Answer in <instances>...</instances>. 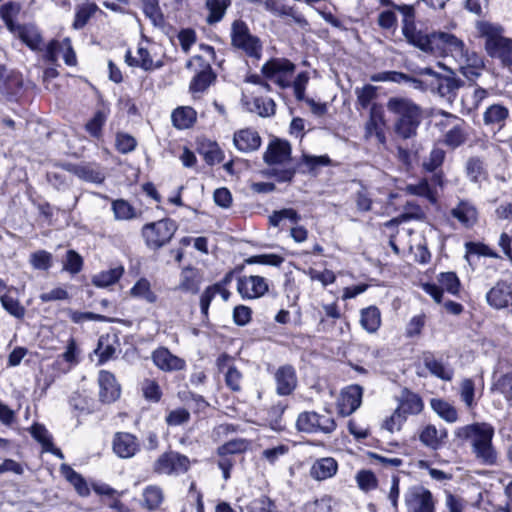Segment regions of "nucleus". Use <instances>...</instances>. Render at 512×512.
<instances>
[{"label":"nucleus","instance_id":"obj_12","mask_svg":"<svg viewBox=\"0 0 512 512\" xmlns=\"http://www.w3.org/2000/svg\"><path fill=\"white\" fill-rule=\"evenodd\" d=\"M445 120L440 123L444 127H449L445 132L443 142L451 149H456L465 143L467 139L466 124L461 118L445 113Z\"/></svg>","mask_w":512,"mask_h":512},{"label":"nucleus","instance_id":"obj_47","mask_svg":"<svg viewBox=\"0 0 512 512\" xmlns=\"http://www.w3.org/2000/svg\"><path fill=\"white\" fill-rule=\"evenodd\" d=\"M112 211L116 220H131L136 217L134 207L123 199L112 202Z\"/></svg>","mask_w":512,"mask_h":512},{"label":"nucleus","instance_id":"obj_25","mask_svg":"<svg viewBox=\"0 0 512 512\" xmlns=\"http://www.w3.org/2000/svg\"><path fill=\"white\" fill-rule=\"evenodd\" d=\"M509 116L510 111L506 106L500 103H495L488 106L484 111L483 122L486 126H490L493 129L500 131L505 127Z\"/></svg>","mask_w":512,"mask_h":512},{"label":"nucleus","instance_id":"obj_30","mask_svg":"<svg viewBox=\"0 0 512 512\" xmlns=\"http://www.w3.org/2000/svg\"><path fill=\"white\" fill-rule=\"evenodd\" d=\"M360 325L369 334H374L381 326V312L378 307L371 305L360 310Z\"/></svg>","mask_w":512,"mask_h":512},{"label":"nucleus","instance_id":"obj_54","mask_svg":"<svg viewBox=\"0 0 512 512\" xmlns=\"http://www.w3.org/2000/svg\"><path fill=\"white\" fill-rule=\"evenodd\" d=\"M115 146L121 154H128L137 147V140L130 134L118 132L116 134Z\"/></svg>","mask_w":512,"mask_h":512},{"label":"nucleus","instance_id":"obj_55","mask_svg":"<svg viewBox=\"0 0 512 512\" xmlns=\"http://www.w3.org/2000/svg\"><path fill=\"white\" fill-rule=\"evenodd\" d=\"M141 390L146 400L158 402L162 397L160 386L155 380L145 379L141 384Z\"/></svg>","mask_w":512,"mask_h":512},{"label":"nucleus","instance_id":"obj_45","mask_svg":"<svg viewBox=\"0 0 512 512\" xmlns=\"http://www.w3.org/2000/svg\"><path fill=\"white\" fill-rule=\"evenodd\" d=\"M130 293L133 297L145 300L148 303H154L157 295L152 291L151 284L146 278L139 279L131 288Z\"/></svg>","mask_w":512,"mask_h":512},{"label":"nucleus","instance_id":"obj_34","mask_svg":"<svg viewBox=\"0 0 512 512\" xmlns=\"http://www.w3.org/2000/svg\"><path fill=\"white\" fill-rule=\"evenodd\" d=\"M197 113L189 106L176 108L171 115L173 125L178 129L190 128L196 121Z\"/></svg>","mask_w":512,"mask_h":512},{"label":"nucleus","instance_id":"obj_38","mask_svg":"<svg viewBox=\"0 0 512 512\" xmlns=\"http://www.w3.org/2000/svg\"><path fill=\"white\" fill-rule=\"evenodd\" d=\"M98 10V6L93 2L87 1L77 5L75 8L73 28L76 30L82 29Z\"/></svg>","mask_w":512,"mask_h":512},{"label":"nucleus","instance_id":"obj_15","mask_svg":"<svg viewBox=\"0 0 512 512\" xmlns=\"http://www.w3.org/2000/svg\"><path fill=\"white\" fill-rule=\"evenodd\" d=\"M363 389L359 385H350L342 390L337 402L338 412L342 416H349L355 412L362 403Z\"/></svg>","mask_w":512,"mask_h":512},{"label":"nucleus","instance_id":"obj_6","mask_svg":"<svg viewBox=\"0 0 512 512\" xmlns=\"http://www.w3.org/2000/svg\"><path fill=\"white\" fill-rule=\"evenodd\" d=\"M296 426L301 432L324 434H331L337 427L334 418L329 413L320 414L314 411L300 413Z\"/></svg>","mask_w":512,"mask_h":512},{"label":"nucleus","instance_id":"obj_17","mask_svg":"<svg viewBox=\"0 0 512 512\" xmlns=\"http://www.w3.org/2000/svg\"><path fill=\"white\" fill-rule=\"evenodd\" d=\"M237 290L243 298L256 299L268 291V284L261 276H244L238 280Z\"/></svg>","mask_w":512,"mask_h":512},{"label":"nucleus","instance_id":"obj_40","mask_svg":"<svg viewBox=\"0 0 512 512\" xmlns=\"http://www.w3.org/2000/svg\"><path fill=\"white\" fill-rule=\"evenodd\" d=\"M22 6L19 2L9 1L1 5L0 17L4 21L7 29L12 32L19 25L15 23V19L19 15Z\"/></svg>","mask_w":512,"mask_h":512},{"label":"nucleus","instance_id":"obj_57","mask_svg":"<svg viewBox=\"0 0 512 512\" xmlns=\"http://www.w3.org/2000/svg\"><path fill=\"white\" fill-rule=\"evenodd\" d=\"M372 82H394L401 83L409 80V77L401 72L397 71H384L372 74L370 76Z\"/></svg>","mask_w":512,"mask_h":512},{"label":"nucleus","instance_id":"obj_7","mask_svg":"<svg viewBox=\"0 0 512 512\" xmlns=\"http://www.w3.org/2000/svg\"><path fill=\"white\" fill-rule=\"evenodd\" d=\"M175 231V223L170 219H163L146 224L142 229V235L149 248L159 249L171 240Z\"/></svg>","mask_w":512,"mask_h":512},{"label":"nucleus","instance_id":"obj_31","mask_svg":"<svg viewBox=\"0 0 512 512\" xmlns=\"http://www.w3.org/2000/svg\"><path fill=\"white\" fill-rule=\"evenodd\" d=\"M432 85L437 87L438 93L441 96L450 97L454 95L456 91L463 85V81L457 78L452 70H449V74H440L437 81L432 82Z\"/></svg>","mask_w":512,"mask_h":512},{"label":"nucleus","instance_id":"obj_33","mask_svg":"<svg viewBox=\"0 0 512 512\" xmlns=\"http://www.w3.org/2000/svg\"><path fill=\"white\" fill-rule=\"evenodd\" d=\"M22 42H24L32 50L40 48L42 38L38 29L34 25H19L12 31Z\"/></svg>","mask_w":512,"mask_h":512},{"label":"nucleus","instance_id":"obj_59","mask_svg":"<svg viewBox=\"0 0 512 512\" xmlns=\"http://www.w3.org/2000/svg\"><path fill=\"white\" fill-rule=\"evenodd\" d=\"M475 384L472 379L466 378L461 381L460 384V397L468 408H472L475 405Z\"/></svg>","mask_w":512,"mask_h":512},{"label":"nucleus","instance_id":"obj_11","mask_svg":"<svg viewBox=\"0 0 512 512\" xmlns=\"http://www.w3.org/2000/svg\"><path fill=\"white\" fill-rule=\"evenodd\" d=\"M407 512H435L432 493L423 486H413L405 494Z\"/></svg>","mask_w":512,"mask_h":512},{"label":"nucleus","instance_id":"obj_61","mask_svg":"<svg viewBox=\"0 0 512 512\" xmlns=\"http://www.w3.org/2000/svg\"><path fill=\"white\" fill-rule=\"evenodd\" d=\"M355 94L357 96V101L361 105L362 108H367L371 102L377 96V88L372 85H365L361 88H356Z\"/></svg>","mask_w":512,"mask_h":512},{"label":"nucleus","instance_id":"obj_21","mask_svg":"<svg viewBox=\"0 0 512 512\" xmlns=\"http://www.w3.org/2000/svg\"><path fill=\"white\" fill-rule=\"evenodd\" d=\"M487 303L495 309H503L512 301V284L499 281L486 294Z\"/></svg>","mask_w":512,"mask_h":512},{"label":"nucleus","instance_id":"obj_8","mask_svg":"<svg viewBox=\"0 0 512 512\" xmlns=\"http://www.w3.org/2000/svg\"><path fill=\"white\" fill-rule=\"evenodd\" d=\"M191 461L183 454L168 451L161 454L153 464V471L158 475L178 476L190 469Z\"/></svg>","mask_w":512,"mask_h":512},{"label":"nucleus","instance_id":"obj_16","mask_svg":"<svg viewBox=\"0 0 512 512\" xmlns=\"http://www.w3.org/2000/svg\"><path fill=\"white\" fill-rule=\"evenodd\" d=\"M112 448L119 458L129 459L140 450V443L131 433L117 432L113 437Z\"/></svg>","mask_w":512,"mask_h":512},{"label":"nucleus","instance_id":"obj_18","mask_svg":"<svg viewBox=\"0 0 512 512\" xmlns=\"http://www.w3.org/2000/svg\"><path fill=\"white\" fill-rule=\"evenodd\" d=\"M459 64L460 72L468 79L474 80L478 78L483 69V58L474 51H469L468 48L464 50L462 59L455 60Z\"/></svg>","mask_w":512,"mask_h":512},{"label":"nucleus","instance_id":"obj_64","mask_svg":"<svg viewBox=\"0 0 512 512\" xmlns=\"http://www.w3.org/2000/svg\"><path fill=\"white\" fill-rule=\"evenodd\" d=\"M444 159L445 151L441 148H433L428 158L423 162V167L427 171L433 172L442 165Z\"/></svg>","mask_w":512,"mask_h":512},{"label":"nucleus","instance_id":"obj_5","mask_svg":"<svg viewBox=\"0 0 512 512\" xmlns=\"http://www.w3.org/2000/svg\"><path fill=\"white\" fill-rule=\"evenodd\" d=\"M231 45L244 52L247 56L260 59L262 43L260 39L251 34L248 25L243 20H235L231 24Z\"/></svg>","mask_w":512,"mask_h":512},{"label":"nucleus","instance_id":"obj_22","mask_svg":"<svg viewBox=\"0 0 512 512\" xmlns=\"http://www.w3.org/2000/svg\"><path fill=\"white\" fill-rule=\"evenodd\" d=\"M276 392L280 396L290 395L297 386L295 369L291 365H284L275 372Z\"/></svg>","mask_w":512,"mask_h":512},{"label":"nucleus","instance_id":"obj_23","mask_svg":"<svg viewBox=\"0 0 512 512\" xmlns=\"http://www.w3.org/2000/svg\"><path fill=\"white\" fill-rule=\"evenodd\" d=\"M451 216L463 227L471 228L478 221V211L475 205L469 200H460L450 211Z\"/></svg>","mask_w":512,"mask_h":512},{"label":"nucleus","instance_id":"obj_52","mask_svg":"<svg viewBox=\"0 0 512 512\" xmlns=\"http://www.w3.org/2000/svg\"><path fill=\"white\" fill-rule=\"evenodd\" d=\"M248 448V442L244 439H233L226 442L218 448L219 456H229L232 454H240L246 451Z\"/></svg>","mask_w":512,"mask_h":512},{"label":"nucleus","instance_id":"obj_36","mask_svg":"<svg viewBox=\"0 0 512 512\" xmlns=\"http://www.w3.org/2000/svg\"><path fill=\"white\" fill-rule=\"evenodd\" d=\"M231 5V0H206L205 6L208 10L206 22L209 25L220 22Z\"/></svg>","mask_w":512,"mask_h":512},{"label":"nucleus","instance_id":"obj_48","mask_svg":"<svg viewBox=\"0 0 512 512\" xmlns=\"http://www.w3.org/2000/svg\"><path fill=\"white\" fill-rule=\"evenodd\" d=\"M30 265L36 270H48L53 264V256L46 250L33 252L29 257Z\"/></svg>","mask_w":512,"mask_h":512},{"label":"nucleus","instance_id":"obj_42","mask_svg":"<svg viewBox=\"0 0 512 512\" xmlns=\"http://www.w3.org/2000/svg\"><path fill=\"white\" fill-rule=\"evenodd\" d=\"M60 472L65 477V479L74 486L79 495L86 496L89 494V488L83 477L75 470H73L69 465L62 464L60 467Z\"/></svg>","mask_w":512,"mask_h":512},{"label":"nucleus","instance_id":"obj_26","mask_svg":"<svg viewBox=\"0 0 512 512\" xmlns=\"http://www.w3.org/2000/svg\"><path fill=\"white\" fill-rule=\"evenodd\" d=\"M204 280L203 273L197 268L186 267L180 274V281L177 289L191 294H197Z\"/></svg>","mask_w":512,"mask_h":512},{"label":"nucleus","instance_id":"obj_2","mask_svg":"<svg viewBox=\"0 0 512 512\" xmlns=\"http://www.w3.org/2000/svg\"><path fill=\"white\" fill-rule=\"evenodd\" d=\"M457 437L470 443L476 460L484 465H494L497 462V451L492 444L494 428L488 423H473L460 427Z\"/></svg>","mask_w":512,"mask_h":512},{"label":"nucleus","instance_id":"obj_41","mask_svg":"<svg viewBox=\"0 0 512 512\" xmlns=\"http://www.w3.org/2000/svg\"><path fill=\"white\" fill-rule=\"evenodd\" d=\"M466 176L473 183H481L487 178L483 161L478 157H471L465 164Z\"/></svg>","mask_w":512,"mask_h":512},{"label":"nucleus","instance_id":"obj_53","mask_svg":"<svg viewBox=\"0 0 512 512\" xmlns=\"http://www.w3.org/2000/svg\"><path fill=\"white\" fill-rule=\"evenodd\" d=\"M66 312L69 318L72 320V322L76 324H80L85 321L112 322V320L107 318L106 316L96 314L93 312H80L72 309H68Z\"/></svg>","mask_w":512,"mask_h":512},{"label":"nucleus","instance_id":"obj_29","mask_svg":"<svg viewBox=\"0 0 512 512\" xmlns=\"http://www.w3.org/2000/svg\"><path fill=\"white\" fill-rule=\"evenodd\" d=\"M423 363L435 377L444 381L452 380L454 374L453 369L441 359H437L431 352H425L423 354Z\"/></svg>","mask_w":512,"mask_h":512},{"label":"nucleus","instance_id":"obj_35","mask_svg":"<svg viewBox=\"0 0 512 512\" xmlns=\"http://www.w3.org/2000/svg\"><path fill=\"white\" fill-rule=\"evenodd\" d=\"M164 501V493L160 486L149 485L142 492L141 504L148 510L158 509Z\"/></svg>","mask_w":512,"mask_h":512},{"label":"nucleus","instance_id":"obj_19","mask_svg":"<svg viewBox=\"0 0 512 512\" xmlns=\"http://www.w3.org/2000/svg\"><path fill=\"white\" fill-rule=\"evenodd\" d=\"M385 120L384 113L380 106L373 104L370 109L369 119L365 124V137H376L380 144H385L386 136L384 132Z\"/></svg>","mask_w":512,"mask_h":512},{"label":"nucleus","instance_id":"obj_27","mask_svg":"<svg viewBox=\"0 0 512 512\" xmlns=\"http://www.w3.org/2000/svg\"><path fill=\"white\" fill-rule=\"evenodd\" d=\"M154 364L164 371H177L185 366V361L172 353L166 348H159L152 354Z\"/></svg>","mask_w":512,"mask_h":512},{"label":"nucleus","instance_id":"obj_28","mask_svg":"<svg viewBox=\"0 0 512 512\" xmlns=\"http://www.w3.org/2000/svg\"><path fill=\"white\" fill-rule=\"evenodd\" d=\"M338 470V463L332 457L317 459L310 468V476L316 481L332 478Z\"/></svg>","mask_w":512,"mask_h":512},{"label":"nucleus","instance_id":"obj_63","mask_svg":"<svg viewBox=\"0 0 512 512\" xmlns=\"http://www.w3.org/2000/svg\"><path fill=\"white\" fill-rule=\"evenodd\" d=\"M219 291V283L208 286L200 296V309L204 317L208 316L209 306Z\"/></svg>","mask_w":512,"mask_h":512},{"label":"nucleus","instance_id":"obj_3","mask_svg":"<svg viewBox=\"0 0 512 512\" xmlns=\"http://www.w3.org/2000/svg\"><path fill=\"white\" fill-rule=\"evenodd\" d=\"M386 107L394 116L396 135L402 139L414 137L421 122V107L411 99L400 96L389 98Z\"/></svg>","mask_w":512,"mask_h":512},{"label":"nucleus","instance_id":"obj_20","mask_svg":"<svg viewBox=\"0 0 512 512\" xmlns=\"http://www.w3.org/2000/svg\"><path fill=\"white\" fill-rule=\"evenodd\" d=\"M99 397L104 403H111L120 397L121 388L115 376L105 370H101L98 376Z\"/></svg>","mask_w":512,"mask_h":512},{"label":"nucleus","instance_id":"obj_58","mask_svg":"<svg viewBox=\"0 0 512 512\" xmlns=\"http://www.w3.org/2000/svg\"><path fill=\"white\" fill-rule=\"evenodd\" d=\"M438 282L442 289L451 294H456L459 291L460 282L457 275L453 272L441 273L438 276Z\"/></svg>","mask_w":512,"mask_h":512},{"label":"nucleus","instance_id":"obj_37","mask_svg":"<svg viewBox=\"0 0 512 512\" xmlns=\"http://www.w3.org/2000/svg\"><path fill=\"white\" fill-rule=\"evenodd\" d=\"M447 437L445 429H437L434 425H427L420 433V441L432 449H437Z\"/></svg>","mask_w":512,"mask_h":512},{"label":"nucleus","instance_id":"obj_39","mask_svg":"<svg viewBox=\"0 0 512 512\" xmlns=\"http://www.w3.org/2000/svg\"><path fill=\"white\" fill-rule=\"evenodd\" d=\"M430 406L432 410L443 420L449 423H454L458 420L457 410L449 402L443 399L433 398L430 401Z\"/></svg>","mask_w":512,"mask_h":512},{"label":"nucleus","instance_id":"obj_50","mask_svg":"<svg viewBox=\"0 0 512 512\" xmlns=\"http://www.w3.org/2000/svg\"><path fill=\"white\" fill-rule=\"evenodd\" d=\"M0 302L2 307L12 316H14L17 319H22L25 316L26 309L24 306L20 304V302L7 295L4 294L0 297Z\"/></svg>","mask_w":512,"mask_h":512},{"label":"nucleus","instance_id":"obj_62","mask_svg":"<svg viewBox=\"0 0 512 512\" xmlns=\"http://www.w3.org/2000/svg\"><path fill=\"white\" fill-rule=\"evenodd\" d=\"M143 12L155 25L163 22L158 0H143Z\"/></svg>","mask_w":512,"mask_h":512},{"label":"nucleus","instance_id":"obj_56","mask_svg":"<svg viewBox=\"0 0 512 512\" xmlns=\"http://www.w3.org/2000/svg\"><path fill=\"white\" fill-rule=\"evenodd\" d=\"M83 259L74 250H68L63 261V270L70 274H77L82 270Z\"/></svg>","mask_w":512,"mask_h":512},{"label":"nucleus","instance_id":"obj_9","mask_svg":"<svg viewBox=\"0 0 512 512\" xmlns=\"http://www.w3.org/2000/svg\"><path fill=\"white\" fill-rule=\"evenodd\" d=\"M294 70L295 65L284 58L271 59L261 68L262 74L281 88L291 86V76Z\"/></svg>","mask_w":512,"mask_h":512},{"label":"nucleus","instance_id":"obj_49","mask_svg":"<svg viewBox=\"0 0 512 512\" xmlns=\"http://www.w3.org/2000/svg\"><path fill=\"white\" fill-rule=\"evenodd\" d=\"M108 117V113L104 110H98L95 112L92 119H90L86 125V131L95 138H100L102 136V127L105 124Z\"/></svg>","mask_w":512,"mask_h":512},{"label":"nucleus","instance_id":"obj_10","mask_svg":"<svg viewBox=\"0 0 512 512\" xmlns=\"http://www.w3.org/2000/svg\"><path fill=\"white\" fill-rule=\"evenodd\" d=\"M186 67L195 71L200 69L190 83V90L193 93L204 92L216 78L209 61L205 60L203 56H194L186 63Z\"/></svg>","mask_w":512,"mask_h":512},{"label":"nucleus","instance_id":"obj_13","mask_svg":"<svg viewBox=\"0 0 512 512\" xmlns=\"http://www.w3.org/2000/svg\"><path fill=\"white\" fill-rule=\"evenodd\" d=\"M62 167L86 182L101 184L105 180V173L101 167L95 163H65Z\"/></svg>","mask_w":512,"mask_h":512},{"label":"nucleus","instance_id":"obj_24","mask_svg":"<svg viewBox=\"0 0 512 512\" xmlns=\"http://www.w3.org/2000/svg\"><path fill=\"white\" fill-rule=\"evenodd\" d=\"M233 143L240 152L250 153L259 149L261 137L257 131L245 128L234 133Z\"/></svg>","mask_w":512,"mask_h":512},{"label":"nucleus","instance_id":"obj_44","mask_svg":"<svg viewBox=\"0 0 512 512\" xmlns=\"http://www.w3.org/2000/svg\"><path fill=\"white\" fill-rule=\"evenodd\" d=\"M124 269L123 267H115L112 269H109L107 271H102L92 278V283L96 287H108L114 283H116L121 276L123 275Z\"/></svg>","mask_w":512,"mask_h":512},{"label":"nucleus","instance_id":"obj_43","mask_svg":"<svg viewBox=\"0 0 512 512\" xmlns=\"http://www.w3.org/2000/svg\"><path fill=\"white\" fill-rule=\"evenodd\" d=\"M397 409L407 417V415L419 414L423 409L421 398L411 392L405 393Z\"/></svg>","mask_w":512,"mask_h":512},{"label":"nucleus","instance_id":"obj_46","mask_svg":"<svg viewBox=\"0 0 512 512\" xmlns=\"http://www.w3.org/2000/svg\"><path fill=\"white\" fill-rule=\"evenodd\" d=\"M408 194L424 197L431 203H436V193L431 189L426 179L420 180L415 184H408L405 188Z\"/></svg>","mask_w":512,"mask_h":512},{"label":"nucleus","instance_id":"obj_1","mask_svg":"<svg viewBox=\"0 0 512 512\" xmlns=\"http://www.w3.org/2000/svg\"><path fill=\"white\" fill-rule=\"evenodd\" d=\"M403 32L409 43L434 56L462 59L467 48L463 40L448 32L426 34L408 26L403 28Z\"/></svg>","mask_w":512,"mask_h":512},{"label":"nucleus","instance_id":"obj_14","mask_svg":"<svg viewBox=\"0 0 512 512\" xmlns=\"http://www.w3.org/2000/svg\"><path fill=\"white\" fill-rule=\"evenodd\" d=\"M263 159L268 165L287 166L291 161V145L287 141L274 139L269 143Z\"/></svg>","mask_w":512,"mask_h":512},{"label":"nucleus","instance_id":"obj_60","mask_svg":"<svg viewBox=\"0 0 512 512\" xmlns=\"http://www.w3.org/2000/svg\"><path fill=\"white\" fill-rule=\"evenodd\" d=\"M304 273L312 280L319 281L323 286L333 284L336 280V276L331 270L318 271L314 268L304 270Z\"/></svg>","mask_w":512,"mask_h":512},{"label":"nucleus","instance_id":"obj_51","mask_svg":"<svg viewBox=\"0 0 512 512\" xmlns=\"http://www.w3.org/2000/svg\"><path fill=\"white\" fill-rule=\"evenodd\" d=\"M116 352L114 344L109 336H101L98 341L95 353L99 356V362L102 364L113 357Z\"/></svg>","mask_w":512,"mask_h":512},{"label":"nucleus","instance_id":"obj_4","mask_svg":"<svg viewBox=\"0 0 512 512\" xmlns=\"http://www.w3.org/2000/svg\"><path fill=\"white\" fill-rule=\"evenodd\" d=\"M476 30L485 39V50L492 58H498L503 65H512V40L503 36L501 25L486 20L477 21Z\"/></svg>","mask_w":512,"mask_h":512},{"label":"nucleus","instance_id":"obj_32","mask_svg":"<svg viewBox=\"0 0 512 512\" xmlns=\"http://www.w3.org/2000/svg\"><path fill=\"white\" fill-rule=\"evenodd\" d=\"M137 55L138 57L135 58L132 56V53L130 50H127L125 54V62L129 66H137L142 68L145 71H150L156 68L161 67V63L155 64L148 52V50L142 46H139L137 49Z\"/></svg>","mask_w":512,"mask_h":512}]
</instances>
